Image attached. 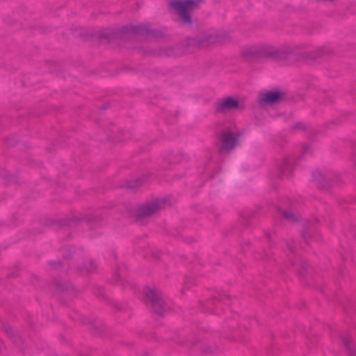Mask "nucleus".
Here are the masks:
<instances>
[{
  "instance_id": "obj_1",
  "label": "nucleus",
  "mask_w": 356,
  "mask_h": 356,
  "mask_svg": "<svg viewBox=\"0 0 356 356\" xmlns=\"http://www.w3.org/2000/svg\"><path fill=\"white\" fill-rule=\"evenodd\" d=\"M243 54L247 58L258 57L278 59L281 57L280 49L270 44H257L245 47L243 50Z\"/></svg>"
},
{
  "instance_id": "obj_2",
  "label": "nucleus",
  "mask_w": 356,
  "mask_h": 356,
  "mask_svg": "<svg viewBox=\"0 0 356 356\" xmlns=\"http://www.w3.org/2000/svg\"><path fill=\"white\" fill-rule=\"evenodd\" d=\"M245 107V102L242 99L237 97L227 96L218 102L216 109L219 113H227L242 111Z\"/></svg>"
},
{
  "instance_id": "obj_3",
  "label": "nucleus",
  "mask_w": 356,
  "mask_h": 356,
  "mask_svg": "<svg viewBox=\"0 0 356 356\" xmlns=\"http://www.w3.org/2000/svg\"><path fill=\"white\" fill-rule=\"evenodd\" d=\"M197 1L195 0H186L175 1L172 7L181 17L182 22L186 24L191 23L190 13L197 7Z\"/></svg>"
},
{
  "instance_id": "obj_4",
  "label": "nucleus",
  "mask_w": 356,
  "mask_h": 356,
  "mask_svg": "<svg viewBox=\"0 0 356 356\" xmlns=\"http://www.w3.org/2000/svg\"><path fill=\"white\" fill-rule=\"evenodd\" d=\"M240 136L239 131L234 128L233 129H225L221 134L220 143L221 147L225 150H229L234 148L238 143V139Z\"/></svg>"
},
{
  "instance_id": "obj_5",
  "label": "nucleus",
  "mask_w": 356,
  "mask_h": 356,
  "mask_svg": "<svg viewBox=\"0 0 356 356\" xmlns=\"http://www.w3.org/2000/svg\"><path fill=\"white\" fill-rule=\"evenodd\" d=\"M165 202L161 199H155L144 204L140 209L143 215H152L164 207Z\"/></svg>"
},
{
  "instance_id": "obj_6",
  "label": "nucleus",
  "mask_w": 356,
  "mask_h": 356,
  "mask_svg": "<svg viewBox=\"0 0 356 356\" xmlns=\"http://www.w3.org/2000/svg\"><path fill=\"white\" fill-rule=\"evenodd\" d=\"M282 93L277 90L269 91L262 94L259 97L261 105H272L279 102L282 99Z\"/></svg>"
},
{
  "instance_id": "obj_7",
  "label": "nucleus",
  "mask_w": 356,
  "mask_h": 356,
  "mask_svg": "<svg viewBox=\"0 0 356 356\" xmlns=\"http://www.w3.org/2000/svg\"><path fill=\"white\" fill-rule=\"evenodd\" d=\"M146 297L151 302L154 312L160 313L159 308L164 304L161 295L154 289H148L146 292Z\"/></svg>"
},
{
  "instance_id": "obj_8",
  "label": "nucleus",
  "mask_w": 356,
  "mask_h": 356,
  "mask_svg": "<svg viewBox=\"0 0 356 356\" xmlns=\"http://www.w3.org/2000/svg\"><path fill=\"white\" fill-rule=\"evenodd\" d=\"M206 37H207V40H208V42H211L213 41V40L211 39V37L210 35H207Z\"/></svg>"
}]
</instances>
